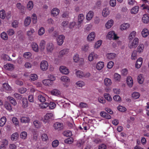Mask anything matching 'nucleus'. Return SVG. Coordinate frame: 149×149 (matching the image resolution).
I'll use <instances>...</instances> for the list:
<instances>
[{
	"mask_svg": "<svg viewBox=\"0 0 149 149\" xmlns=\"http://www.w3.org/2000/svg\"><path fill=\"white\" fill-rule=\"evenodd\" d=\"M46 44L45 41L42 40H41L39 44V49L41 52L44 53V49L45 48Z\"/></svg>",
	"mask_w": 149,
	"mask_h": 149,
	"instance_id": "f8f14e48",
	"label": "nucleus"
},
{
	"mask_svg": "<svg viewBox=\"0 0 149 149\" xmlns=\"http://www.w3.org/2000/svg\"><path fill=\"white\" fill-rule=\"evenodd\" d=\"M27 135V133L25 131L22 132L20 134V137L23 139H25L26 138Z\"/></svg>",
	"mask_w": 149,
	"mask_h": 149,
	"instance_id": "69168bd1",
	"label": "nucleus"
},
{
	"mask_svg": "<svg viewBox=\"0 0 149 149\" xmlns=\"http://www.w3.org/2000/svg\"><path fill=\"white\" fill-rule=\"evenodd\" d=\"M46 95H39L38 97V100L41 102H44L46 101Z\"/></svg>",
	"mask_w": 149,
	"mask_h": 149,
	"instance_id": "5701e85b",
	"label": "nucleus"
},
{
	"mask_svg": "<svg viewBox=\"0 0 149 149\" xmlns=\"http://www.w3.org/2000/svg\"><path fill=\"white\" fill-rule=\"evenodd\" d=\"M59 12L60 10L58 8H55L52 10L51 14L52 16L56 17L58 15Z\"/></svg>",
	"mask_w": 149,
	"mask_h": 149,
	"instance_id": "a211bd4d",
	"label": "nucleus"
},
{
	"mask_svg": "<svg viewBox=\"0 0 149 149\" xmlns=\"http://www.w3.org/2000/svg\"><path fill=\"white\" fill-rule=\"evenodd\" d=\"M79 56L78 54H75L73 56V61L75 63H78L79 60Z\"/></svg>",
	"mask_w": 149,
	"mask_h": 149,
	"instance_id": "603ef678",
	"label": "nucleus"
},
{
	"mask_svg": "<svg viewBox=\"0 0 149 149\" xmlns=\"http://www.w3.org/2000/svg\"><path fill=\"white\" fill-rule=\"evenodd\" d=\"M42 83L46 86L51 85L53 84V82L49 79L43 80L42 81Z\"/></svg>",
	"mask_w": 149,
	"mask_h": 149,
	"instance_id": "79ce46f5",
	"label": "nucleus"
},
{
	"mask_svg": "<svg viewBox=\"0 0 149 149\" xmlns=\"http://www.w3.org/2000/svg\"><path fill=\"white\" fill-rule=\"evenodd\" d=\"M7 33L8 36H11L14 35L15 31L13 29H10L7 30Z\"/></svg>",
	"mask_w": 149,
	"mask_h": 149,
	"instance_id": "052dcab7",
	"label": "nucleus"
},
{
	"mask_svg": "<svg viewBox=\"0 0 149 149\" xmlns=\"http://www.w3.org/2000/svg\"><path fill=\"white\" fill-rule=\"evenodd\" d=\"M141 34L143 37H146L149 35L148 29L146 28H144L142 30L141 32Z\"/></svg>",
	"mask_w": 149,
	"mask_h": 149,
	"instance_id": "c85d7f7f",
	"label": "nucleus"
},
{
	"mask_svg": "<svg viewBox=\"0 0 149 149\" xmlns=\"http://www.w3.org/2000/svg\"><path fill=\"white\" fill-rule=\"evenodd\" d=\"M33 124L35 127L36 128L39 129L40 128L42 125V123L38 120H35L33 122Z\"/></svg>",
	"mask_w": 149,
	"mask_h": 149,
	"instance_id": "bb28decb",
	"label": "nucleus"
},
{
	"mask_svg": "<svg viewBox=\"0 0 149 149\" xmlns=\"http://www.w3.org/2000/svg\"><path fill=\"white\" fill-rule=\"evenodd\" d=\"M143 61V59L142 58H139L136 61L135 64V67L137 69L139 68L142 65Z\"/></svg>",
	"mask_w": 149,
	"mask_h": 149,
	"instance_id": "dca6fc26",
	"label": "nucleus"
},
{
	"mask_svg": "<svg viewBox=\"0 0 149 149\" xmlns=\"http://www.w3.org/2000/svg\"><path fill=\"white\" fill-rule=\"evenodd\" d=\"M60 79L62 81L65 83L69 82L70 81V79L68 77L66 76L61 77Z\"/></svg>",
	"mask_w": 149,
	"mask_h": 149,
	"instance_id": "473e14b6",
	"label": "nucleus"
},
{
	"mask_svg": "<svg viewBox=\"0 0 149 149\" xmlns=\"http://www.w3.org/2000/svg\"><path fill=\"white\" fill-rule=\"evenodd\" d=\"M20 120L21 123H28L30 121L29 118L28 117L23 116L21 117Z\"/></svg>",
	"mask_w": 149,
	"mask_h": 149,
	"instance_id": "58836bf2",
	"label": "nucleus"
},
{
	"mask_svg": "<svg viewBox=\"0 0 149 149\" xmlns=\"http://www.w3.org/2000/svg\"><path fill=\"white\" fill-rule=\"evenodd\" d=\"M126 82L128 86L130 88L132 87L133 84V81L132 78L130 76L127 77Z\"/></svg>",
	"mask_w": 149,
	"mask_h": 149,
	"instance_id": "2eb2a0df",
	"label": "nucleus"
},
{
	"mask_svg": "<svg viewBox=\"0 0 149 149\" xmlns=\"http://www.w3.org/2000/svg\"><path fill=\"white\" fill-rule=\"evenodd\" d=\"M31 18L33 23L34 24H36L37 21V18L36 15L35 13L33 14L31 16Z\"/></svg>",
	"mask_w": 149,
	"mask_h": 149,
	"instance_id": "774afa93",
	"label": "nucleus"
},
{
	"mask_svg": "<svg viewBox=\"0 0 149 149\" xmlns=\"http://www.w3.org/2000/svg\"><path fill=\"white\" fill-rule=\"evenodd\" d=\"M144 45L143 44H140L138 47L136 52L139 54L141 53L143 51Z\"/></svg>",
	"mask_w": 149,
	"mask_h": 149,
	"instance_id": "b1692460",
	"label": "nucleus"
},
{
	"mask_svg": "<svg viewBox=\"0 0 149 149\" xmlns=\"http://www.w3.org/2000/svg\"><path fill=\"white\" fill-rule=\"evenodd\" d=\"M104 84L106 86H110L112 84L111 80L109 78H106L104 81Z\"/></svg>",
	"mask_w": 149,
	"mask_h": 149,
	"instance_id": "a19ab883",
	"label": "nucleus"
},
{
	"mask_svg": "<svg viewBox=\"0 0 149 149\" xmlns=\"http://www.w3.org/2000/svg\"><path fill=\"white\" fill-rule=\"evenodd\" d=\"M7 99L13 105L15 106L17 104V102L15 100L13 97H7Z\"/></svg>",
	"mask_w": 149,
	"mask_h": 149,
	"instance_id": "864d4df0",
	"label": "nucleus"
},
{
	"mask_svg": "<svg viewBox=\"0 0 149 149\" xmlns=\"http://www.w3.org/2000/svg\"><path fill=\"white\" fill-rule=\"evenodd\" d=\"M4 68L6 70H12L14 68V66L10 63H7L4 65Z\"/></svg>",
	"mask_w": 149,
	"mask_h": 149,
	"instance_id": "6ab92c4d",
	"label": "nucleus"
},
{
	"mask_svg": "<svg viewBox=\"0 0 149 149\" xmlns=\"http://www.w3.org/2000/svg\"><path fill=\"white\" fill-rule=\"evenodd\" d=\"M139 9V7L138 6H136L133 7L130 10L132 14H135L138 13Z\"/></svg>",
	"mask_w": 149,
	"mask_h": 149,
	"instance_id": "7c9ffc66",
	"label": "nucleus"
},
{
	"mask_svg": "<svg viewBox=\"0 0 149 149\" xmlns=\"http://www.w3.org/2000/svg\"><path fill=\"white\" fill-rule=\"evenodd\" d=\"M33 3L32 1H29L27 4V8L29 10H31L33 8Z\"/></svg>",
	"mask_w": 149,
	"mask_h": 149,
	"instance_id": "8fccbe9b",
	"label": "nucleus"
},
{
	"mask_svg": "<svg viewBox=\"0 0 149 149\" xmlns=\"http://www.w3.org/2000/svg\"><path fill=\"white\" fill-rule=\"evenodd\" d=\"M110 14V10L108 8H104L102 12V16L106 17H107Z\"/></svg>",
	"mask_w": 149,
	"mask_h": 149,
	"instance_id": "412c9836",
	"label": "nucleus"
},
{
	"mask_svg": "<svg viewBox=\"0 0 149 149\" xmlns=\"http://www.w3.org/2000/svg\"><path fill=\"white\" fill-rule=\"evenodd\" d=\"M104 66V63L103 61H99L97 63L96 68L97 70H100L103 68Z\"/></svg>",
	"mask_w": 149,
	"mask_h": 149,
	"instance_id": "393cba45",
	"label": "nucleus"
},
{
	"mask_svg": "<svg viewBox=\"0 0 149 149\" xmlns=\"http://www.w3.org/2000/svg\"><path fill=\"white\" fill-rule=\"evenodd\" d=\"M4 106L5 108L7 110L10 111L12 109V108L10 104L7 102H6L5 103Z\"/></svg>",
	"mask_w": 149,
	"mask_h": 149,
	"instance_id": "680f3d73",
	"label": "nucleus"
},
{
	"mask_svg": "<svg viewBox=\"0 0 149 149\" xmlns=\"http://www.w3.org/2000/svg\"><path fill=\"white\" fill-rule=\"evenodd\" d=\"M140 93L137 92H134L131 94V97L133 99H138L140 96Z\"/></svg>",
	"mask_w": 149,
	"mask_h": 149,
	"instance_id": "c9c22d12",
	"label": "nucleus"
},
{
	"mask_svg": "<svg viewBox=\"0 0 149 149\" xmlns=\"http://www.w3.org/2000/svg\"><path fill=\"white\" fill-rule=\"evenodd\" d=\"M142 21L144 23H147L149 22V17L147 14H145L143 15Z\"/></svg>",
	"mask_w": 149,
	"mask_h": 149,
	"instance_id": "4c0bfd02",
	"label": "nucleus"
},
{
	"mask_svg": "<svg viewBox=\"0 0 149 149\" xmlns=\"http://www.w3.org/2000/svg\"><path fill=\"white\" fill-rule=\"evenodd\" d=\"M40 66L42 70L43 71H46L48 68V63L46 61H42L40 63Z\"/></svg>",
	"mask_w": 149,
	"mask_h": 149,
	"instance_id": "423d86ee",
	"label": "nucleus"
},
{
	"mask_svg": "<svg viewBox=\"0 0 149 149\" xmlns=\"http://www.w3.org/2000/svg\"><path fill=\"white\" fill-rule=\"evenodd\" d=\"M107 38L109 39H113L114 40H116L119 38V37L117 36L115 31H110L108 33Z\"/></svg>",
	"mask_w": 149,
	"mask_h": 149,
	"instance_id": "39448f33",
	"label": "nucleus"
},
{
	"mask_svg": "<svg viewBox=\"0 0 149 149\" xmlns=\"http://www.w3.org/2000/svg\"><path fill=\"white\" fill-rule=\"evenodd\" d=\"M35 32L34 29L31 28L26 32V35L29 37H31Z\"/></svg>",
	"mask_w": 149,
	"mask_h": 149,
	"instance_id": "a18cd8bd",
	"label": "nucleus"
},
{
	"mask_svg": "<svg viewBox=\"0 0 149 149\" xmlns=\"http://www.w3.org/2000/svg\"><path fill=\"white\" fill-rule=\"evenodd\" d=\"M116 54L113 53H107L106 54V58L109 60H112L114 59L116 57Z\"/></svg>",
	"mask_w": 149,
	"mask_h": 149,
	"instance_id": "ddd939ff",
	"label": "nucleus"
},
{
	"mask_svg": "<svg viewBox=\"0 0 149 149\" xmlns=\"http://www.w3.org/2000/svg\"><path fill=\"white\" fill-rule=\"evenodd\" d=\"M99 56L94 52H92L88 55V59L89 61H92L94 59H96L98 58Z\"/></svg>",
	"mask_w": 149,
	"mask_h": 149,
	"instance_id": "9d476101",
	"label": "nucleus"
},
{
	"mask_svg": "<svg viewBox=\"0 0 149 149\" xmlns=\"http://www.w3.org/2000/svg\"><path fill=\"white\" fill-rule=\"evenodd\" d=\"M65 38V36L63 35H59L56 38L57 45L59 46L61 45L64 42Z\"/></svg>",
	"mask_w": 149,
	"mask_h": 149,
	"instance_id": "0eeeda50",
	"label": "nucleus"
},
{
	"mask_svg": "<svg viewBox=\"0 0 149 149\" xmlns=\"http://www.w3.org/2000/svg\"><path fill=\"white\" fill-rule=\"evenodd\" d=\"M89 45L88 44H86L82 46L81 48L82 51L86 52L88 51L89 49Z\"/></svg>",
	"mask_w": 149,
	"mask_h": 149,
	"instance_id": "13d9d810",
	"label": "nucleus"
},
{
	"mask_svg": "<svg viewBox=\"0 0 149 149\" xmlns=\"http://www.w3.org/2000/svg\"><path fill=\"white\" fill-rule=\"evenodd\" d=\"M53 127L56 130H60L63 129V125L62 123L57 122L54 124Z\"/></svg>",
	"mask_w": 149,
	"mask_h": 149,
	"instance_id": "9b49d317",
	"label": "nucleus"
},
{
	"mask_svg": "<svg viewBox=\"0 0 149 149\" xmlns=\"http://www.w3.org/2000/svg\"><path fill=\"white\" fill-rule=\"evenodd\" d=\"M39 104V106L40 108L45 109L48 107L49 103L47 102H42Z\"/></svg>",
	"mask_w": 149,
	"mask_h": 149,
	"instance_id": "6e6d98bb",
	"label": "nucleus"
},
{
	"mask_svg": "<svg viewBox=\"0 0 149 149\" xmlns=\"http://www.w3.org/2000/svg\"><path fill=\"white\" fill-rule=\"evenodd\" d=\"M54 114L53 113L49 112L47 113L42 119V121L45 123H48L49 119L54 118Z\"/></svg>",
	"mask_w": 149,
	"mask_h": 149,
	"instance_id": "7ed1b4c3",
	"label": "nucleus"
},
{
	"mask_svg": "<svg viewBox=\"0 0 149 149\" xmlns=\"http://www.w3.org/2000/svg\"><path fill=\"white\" fill-rule=\"evenodd\" d=\"M31 21V18L30 17L28 16L24 19V24L25 26H28L30 24Z\"/></svg>",
	"mask_w": 149,
	"mask_h": 149,
	"instance_id": "f704fd0d",
	"label": "nucleus"
},
{
	"mask_svg": "<svg viewBox=\"0 0 149 149\" xmlns=\"http://www.w3.org/2000/svg\"><path fill=\"white\" fill-rule=\"evenodd\" d=\"M54 48V45L52 42H50L47 43L46 47L47 53V54L52 53Z\"/></svg>",
	"mask_w": 149,
	"mask_h": 149,
	"instance_id": "20e7f679",
	"label": "nucleus"
},
{
	"mask_svg": "<svg viewBox=\"0 0 149 149\" xmlns=\"http://www.w3.org/2000/svg\"><path fill=\"white\" fill-rule=\"evenodd\" d=\"M0 37L3 40H7L8 38V35L5 32H3L1 33Z\"/></svg>",
	"mask_w": 149,
	"mask_h": 149,
	"instance_id": "49530a36",
	"label": "nucleus"
},
{
	"mask_svg": "<svg viewBox=\"0 0 149 149\" xmlns=\"http://www.w3.org/2000/svg\"><path fill=\"white\" fill-rule=\"evenodd\" d=\"M69 52V50L67 49H65L61 50L59 52V55L61 56L67 55Z\"/></svg>",
	"mask_w": 149,
	"mask_h": 149,
	"instance_id": "a878e982",
	"label": "nucleus"
},
{
	"mask_svg": "<svg viewBox=\"0 0 149 149\" xmlns=\"http://www.w3.org/2000/svg\"><path fill=\"white\" fill-rule=\"evenodd\" d=\"M6 17L5 11L4 10H0V17L2 19H5Z\"/></svg>",
	"mask_w": 149,
	"mask_h": 149,
	"instance_id": "0e129e2a",
	"label": "nucleus"
},
{
	"mask_svg": "<svg viewBox=\"0 0 149 149\" xmlns=\"http://www.w3.org/2000/svg\"><path fill=\"white\" fill-rule=\"evenodd\" d=\"M114 23V21L112 19H110L106 23L105 26L107 29H109L113 25Z\"/></svg>",
	"mask_w": 149,
	"mask_h": 149,
	"instance_id": "4468645a",
	"label": "nucleus"
},
{
	"mask_svg": "<svg viewBox=\"0 0 149 149\" xmlns=\"http://www.w3.org/2000/svg\"><path fill=\"white\" fill-rule=\"evenodd\" d=\"M139 42V39L137 38H135L133 40H130L128 46L130 49H135L138 45Z\"/></svg>",
	"mask_w": 149,
	"mask_h": 149,
	"instance_id": "f257e3e1",
	"label": "nucleus"
},
{
	"mask_svg": "<svg viewBox=\"0 0 149 149\" xmlns=\"http://www.w3.org/2000/svg\"><path fill=\"white\" fill-rule=\"evenodd\" d=\"M117 109L120 111L125 112L127 110L126 108L124 106L119 105L117 107Z\"/></svg>",
	"mask_w": 149,
	"mask_h": 149,
	"instance_id": "338daca9",
	"label": "nucleus"
},
{
	"mask_svg": "<svg viewBox=\"0 0 149 149\" xmlns=\"http://www.w3.org/2000/svg\"><path fill=\"white\" fill-rule=\"evenodd\" d=\"M76 77L79 78H88L90 76V74L88 72H84L81 70L77 71L75 72Z\"/></svg>",
	"mask_w": 149,
	"mask_h": 149,
	"instance_id": "f03ea898",
	"label": "nucleus"
},
{
	"mask_svg": "<svg viewBox=\"0 0 149 149\" xmlns=\"http://www.w3.org/2000/svg\"><path fill=\"white\" fill-rule=\"evenodd\" d=\"M94 13L92 11H90L86 15V19L88 21H90L93 17Z\"/></svg>",
	"mask_w": 149,
	"mask_h": 149,
	"instance_id": "f3484780",
	"label": "nucleus"
},
{
	"mask_svg": "<svg viewBox=\"0 0 149 149\" xmlns=\"http://www.w3.org/2000/svg\"><path fill=\"white\" fill-rule=\"evenodd\" d=\"M102 43L101 40H99L96 42L94 46V48L96 49H97L100 47Z\"/></svg>",
	"mask_w": 149,
	"mask_h": 149,
	"instance_id": "5fc2aeb1",
	"label": "nucleus"
},
{
	"mask_svg": "<svg viewBox=\"0 0 149 149\" xmlns=\"http://www.w3.org/2000/svg\"><path fill=\"white\" fill-rule=\"evenodd\" d=\"M113 79L115 81L120 82L121 79V76L118 73H115L113 75Z\"/></svg>",
	"mask_w": 149,
	"mask_h": 149,
	"instance_id": "4be33fe9",
	"label": "nucleus"
},
{
	"mask_svg": "<svg viewBox=\"0 0 149 149\" xmlns=\"http://www.w3.org/2000/svg\"><path fill=\"white\" fill-rule=\"evenodd\" d=\"M6 121V118L5 116L2 117L0 119V126L3 127Z\"/></svg>",
	"mask_w": 149,
	"mask_h": 149,
	"instance_id": "de8ad7c7",
	"label": "nucleus"
},
{
	"mask_svg": "<svg viewBox=\"0 0 149 149\" xmlns=\"http://www.w3.org/2000/svg\"><path fill=\"white\" fill-rule=\"evenodd\" d=\"M50 93L52 95L55 96H58L61 94L60 92L56 89L52 90L51 91Z\"/></svg>",
	"mask_w": 149,
	"mask_h": 149,
	"instance_id": "37998d69",
	"label": "nucleus"
},
{
	"mask_svg": "<svg viewBox=\"0 0 149 149\" xmlns=\"http://www.w3.org/2000/svg\"><path fill=\"white\" fill-rule=\"evenodd\" d=\"M22 107L24 108H26L28 106V102L26 98H23L22 100Z\"/></svg>",
	"mask_w": 149,
	"mask_h": 149,
	"instance_id": "ea45409f",
	"label": "nucleus"
},
{
	"mask_svg": "<svg viewBox=\"0 0 149 149\" xmlns=\"http://www.w3.org/2000/svg\"><path fill=\"white\" fill-rule=\"evenodd\" d=\"M31 47L33 50L36 52L39 51L38 46V44L35 42H32L31 44Z\"/></svg>",
	"mask_w": 149,
	"mask_h": 149,
	"instance_id": "e433bc0d",
	"label": "nucleus"
},
{
	"mask_svg": "<svg viewBox=\"0 0 149 149\" xmlns=\"http://www.w3.org/2000/svg\"><path fill=\"white\" fill-rule=\"evenodd\" d=\"M96 37L95 32L92 31L89 33L87 37V40L88 42H92L94 40Z\"/></svg>",
	"mask_w": 149,
	"mask_h": 149,
	"instance_id": "1a4fd4ad",
	"label": "nucleus"
},
{
	"mask_svg": "<svg viewBox=\"0 0 149 149\" xmlns=\"http://www.w3.org/2000/svg\"><path fill=\"white\" fill-rule=\"evenodd\" d=\"M104 96L105 99L109 102H111L112 100V98L109 94L105 93L104 94Z\"/></svg>",
	"mask_w": 149,
	"mask_h": 149,
	"instance_id": "4d7b16f0",
	"label": "nucleus"
},
{
	"mask_svg": "<svg viewBox=\"0 0 149 149\" xmlns=\"http://www.w3.org/2000/svg\"><path fill=\"white\" fill-rule=\"evenodd\" d=\"M59 70L61 73L65 75L68 74L69 73V70L68 69L64 66H60Z\"/></svg>",
	"mask_w": 149,
	"mask_h": 149,
	"instance_id": "6e6552de",
	"label": "nucleus"
},
{
	"mask_svg": "<svg viewBox=\"0 0 149 149\" xmlns=\"http://www.w3.org/2000/svg\"><path fill=\"white\" fill-rule=\"evenodd\" d=\"M3 90L5 91H9L11 90L10 86L7 83H3Z\"/></svg>",
	"mask_w": 149,
	"mask_h": 149,
	"instance_id": "72a5a7b5",
	"label": "nucleus"
},
{
	"mask_svg": "<svg viewBox=\"0 0 149 149\" xmlns=\"http://www.w3.org/2000/svg\"><path fill=\"white\" fill-rule=\"evenodd\" d=\"M85 19L84 15L82 14H79L78 17V22L79 24H81Z\"/></svg>",
	"mask_w": 149,
	"mask_h": 149,
	"instance_id": "aec40b11",
	"label": "nucleus"
},
{
	"mask_svg": "<svg viewBox=\"0 0 149 149\" xmlns=\"http://www.w3.org/2000/svg\"><path fill=\"white\" fill-rule=\"evenodd\" d=\"M100 115L102 117L107 119H110L111 118L109 114L103 111L101 112Z\"/></svg>",
	"mask_w": 149,
	"mask_h": 149,
	"instance_id": "cd10ccee",
	"label": "nucleus"
},
{
	"mask_svg": "<svg viewBox=\"0 0 149 149\" xmlns=\"http://www.w3.org/2000/svg\"><path fill=\"white\" fill-rule=\"evenodd\" d=\"M137 80L138 82L141 84H143L144 80V78L142 74H139L137 77Z\"/></svg>",
	"mask_w": 149,
	"mask_h": 149,
	"instance_id": "09e8293b",
	"label": "nucleus"
},
{
	"mask_svg": "<svg viewBox=\"0 0 149 149\" xmlns=\"http://www.w3.org/2000/svg\"><path fill=\"white\" fill-rule=\"evenodd\" d=\"M19 134L17 132L13 134L11 136V139L13 141H16L19 138Z\"/></svg>",
	"mask_w": 149,
	"mask_h": 149,
	"instance_id": "2f4dec72",
	"label": "nucleus"
},
{
	"mask_svg": "<svg viewBox=\"0 0 149 149\" xmlns=\"http://www.w3.org/2000/svg\"><path fill=\"white\" fill-rule=\"evenodd\" d=\"M45 33V29L43 27H40L38 30V33L39 36H41Z\"/></svg>",
	"mask_w": 149,
	"mask_h": 149,
	"instance_id": "c03bdc74",
	"label": "nucleus"
},
{
	"mask_svg": "<svg viewBox=\"0 0 149 149\" xmlns=\"http://www.w3.org/2000/svg\"><path fill=\"white\" fill-rule=\"evenodd\" d=\"M130 24L128 23H125L121 24L120 26V29L121 30H126L130 26Z\"/></svg>",
	"mask_w": 149,
	"mask_h": 149,
	"instance_id": "c756f323",
	"label": "nucleus"
},
{
	"mask_svg": "<svg viewBox=\"0 0 149 149\" xmlns=\"http://www.w3.org/2000/svg\"><path fill=\"white\" fill-rule=\"evenodd\" d=\"M136 51H134L131 55V58L132 60H135L137 58V53Z\"/></svg>",
	"mask_w": 149,
	"mask_h": 149,
	"instance_id": "e2e57ef3",
	"label": "nucleus"
},
{
	"mask_svg": "<svg viewBox=\"0 0 149 149\" xmlns=\"http://www.w3.org/2000/svg\"><path fill=\"white\" fill-rule=\"evenodd\" d=\"M76 85L78 87H82L84 86L85 85L84 82L82 81H79L75 83Z\"/></svg>",
	"mask_w": 149,
	"mask_h": 149,
	"instance_id": "3c124183",
	"label": "nucleus"
},
{
	"mask_svg": "<svg viewBox=\"0 0 149 149\" xmlns=\"http://www.w3.org/2000/svg\"><path fill=\"white\" fill-rule=\"evenodd\" d=\"M63 134V135L67 137H70L72 135V132L69 130L65 131Z\"/></svg>",
	"mask_w": 149,
	"mask_h": 149,
	"instance_id": "bf43d9fd",
	"label": "nucleus"
}]
</instances>
